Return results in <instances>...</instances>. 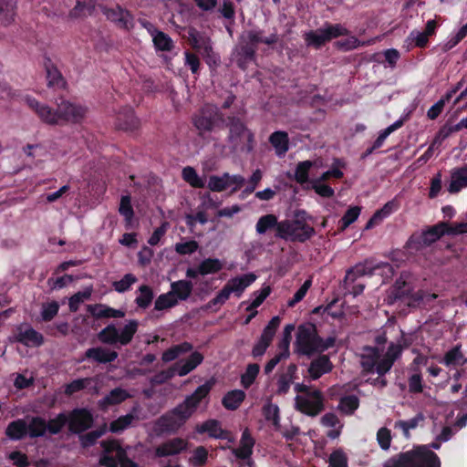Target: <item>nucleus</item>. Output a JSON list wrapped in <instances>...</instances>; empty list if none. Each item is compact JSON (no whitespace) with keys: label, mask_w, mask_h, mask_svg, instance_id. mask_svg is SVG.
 Masks as SVG:
<instances>
[{"label":"nucleus","mask_w":467,"mask_h":467,"mask_svg":"<svg viewBox=\"0 0 467 467\" xmlns=\"http://www.w3.org/2000/svg\"><path fill=\"white\" fill-rule=\"evenodd\" d=\"M402 349L400 344L394 343L389 346L385 354H382V349L377 347H365L363 348L360 356V365L363 371L368 373L376 371L379 376L373 380L374 385H379L381 388L387 386V380L382 379L381 376L390 370L394 362L400 357Z\"/></svg>","instance_id":"f257e3e1"},{"label":"nucleus","mask_w":467,"mask_h":467,"mask_svg":"<svg viewBox=\"0 0 467 467\" xmlns=\"http://www.w3.org/2000/svg\"><path fill=\"white\" fill-rule=\"evenodd\" d=\"M24 100L42 121L51 125L57 124L60 120L77 123L81 121L87 113L85 107L67 100L61 101L56 110L30 96H25Z\"/></svg>","instance_id":"f03ea898"},{"label":"nucleus","mask_w":467,"mask_h":467,"mask_svg":"<svg viewBox=\"0 0 467 467\" xmlns=\"http://www.w3.org/2000/svg\"><path fill=\"white\" fill-rule=\"evenodd\" d=\"M212 387L213 383L210 381L199 386L183 402L162 415L158 420L160 429L165 431H176L181 428L196 410L201 400L209 394Z\"/></svg>","instance_id":"7ed1b4c3"},{"label":"nucleus","mask_w":467,"mask_h":467,"mask_svg":"<svg viewBox=\"0 0 467 467\" xmlns=\"http://www.w3.org/2000/svg\"><path fill=\"white\" fill-rule=\"evenodd\" d=\"M413 289L411 275L408 272H402L394 285L389 291L387 296L388 304L392 305L398 301H401L409 306H415L427 297L429 299L436 297L434 294L430 295L421 290L413 292Z\"/></svg>","instance_id":"20e7f679"},{"label":"nucleus","mask_w":467,"mask_h":467,"mask_svg":"<svg viewBox=\"0 0 467 467\" xmlns=\"http://www.w3.org/2000/svg\"><path fill=\"white\" fill-rule=\"evenodd\" d=\"M335 337H328L327 339H322L317 331L315 325L311 323L299 326L296 334V347L300 354L306 356H312L316 353H321L335 344Z\"/></svg>","instance_id":"39448f33"},{"label":"nucleus","mask_w":467,"mask_h":467,"mask_svg":"<svg viewBox=\"0 0 467 467\" xmlns=\"http://www.w3.org/2000/svg\"><path fill=\"white\" fill-rule=\"evenodd\" d=\"M384 467H441L439 457L425 446L389 459Z\"/></svg>","instance_id":"423d86ee"},{"label":"nucleus","mask_w":467,"mask_h":467,"mask_svg":"<svg viewBox=\"0 0 467 467\" xmlns=\"http://www.w3.org/2000/svg\"><path fill=\"white\" fill-rule=\"evenodd\" d=\"M305 215L306 213L300 211L296 213L295 220L281 221V225H279L278 229V238L293 242H305L308 240L315 234V230L304 221Z\"/></svg>","instance_id":"0eeeda50"},{"label":"nucleus","mask_w":467,"mask_h":467,"mask_svg":"<svg viewBox=\"0 0 467 467\" xmlns=\"http://www.w3.org/2000/svg\"><path fill=\"white\" fill-rule=\"evenodd\" d=\"M102 451L99 455V464L104 467H140L135 462L127 456L126 451L116 440L102 441Z\"/></svg>","instance_id":"6e6552de"},{"label":"nucleus","mask_w":467,"mask_h":467,"mask_svg":"<svg viewBox=\"0 0 467 467\" xmlns=\"http://www.w3.org/2000/svg\"><path fill=\"white\" fill-rule=\"evenodd\" d=\"M139 323L131 319L119 331L115 325L110 324L100 330L98 334V339L107 345L126 346L131 342L135 333L138 330Z\"/></svg>","instance_id":"1a4fd4ad"},{"label":"nucleus","mask_w":467,"mask_h":467,"mask_svg":"<svg viewBox=\"0 0 467 467\" xmlns=\"http://www.w3.org/2000/svg\"><path fill=\"white\" fill-rule=\"evenodd\" d=\"M228 141L234 150L250 152L254 148V134L244 123L236 117H228Z\"/></svg>","instance_id":"9d476101"},{"label":"nucleus","mask_w":467,"mask_h":467,"mask_svg":"<svg viewBox=\"0 0 467 467\" xmlns=\"http://www.w3.org/2000/svg\"><path fill=\"white\" fill-rule=\"evenodd\" d=\"M255 279L256 275L253 273L230 279L219 294L207 304L206 308H213V306L223 305L232 293L240 296L244 289L254 282Z\"/></svg>","instance_id":"9b49d317"},{"label":"nucleus","mask_w":467,"mask_h":467,"mask_svg":"<svg viewBox=\"0 0 467 467\" xmlns=\"http://www.w3.org/2000/svg\"><path fill=\"white\" fill-rule=\"evenodd\" d=\"M347 33L348 30L340 24L332 25L327 23L323 27L305 33L304 38L307 46L319 48L326 42L337 36H345Z\"/></svg>","instance_id":"f8f14e48"},{"label":"nucleus","mask_w":467,"mask_h":467,"mask_svg":"<svg viewBox=\"0 0 467 467\" xmlns=\"http://www.w3.org/2000/svg\"><path fill=\"white\" fill-rule=\"evenodd\" d=\"M445 234H448L447 223L441 222L428 228L426 231L412 234L409 240V245L411 248L420 250L431 245Z\"/></svg>","instance_id":"ddd939ff"},{"label":"nucleus","mask_w":467,"mask_h":467,"mask_svg":"<svg viewBox=\"0 0 467 467\" xmlns=\"http://www.w3.org/2000/svg\"><path fill=\"white\" fill-rule=\"evenodd\" d=\"M296 409L308 416H317L324 410L322 393L315 389L306 396L297 395L295 399Z\"/></svg>","instance_id":"4468645a"},{"label":"nucleus","mask_w":467,"mask_h":467,"mask_svg":"<svg viewBox=\"0 0 467 467\" xmlns=\"http://www.w3.org/2000/svg\"><path fill=\"white\" fill-rule=\"evenodd\" d=\"M187 40L192 48L201 53L207 59L208 63L215 62L216 57L213 51L211 39L201 34L193 27L187 30Z\"/></svg>","instance_id":"2eb2a0df"},{"label":"nucleus","mask_w":467,"mask_h":467,"mask_svg":"<svg viewBox=\"0 0 467 467\" xmlns=\"http://www.w3.org/2000/svg\"><path fill=\"white\" fill-rule=\"evenodd\" d=\"M68 429L73 433H82L93 423L92 414L86 409H76L67 416Z\"/></svg>","instance_id":"dca6fc26"},{"label":"nucleus","mask_w":467,"mask_h":467,"mask_svg":"<svg viewBox=\"0 0 467 467\" xmlns=\"http://www.w3.org/2000/svg\"><path fill=\"white\" fill-rule=\"evenodd\" d=\"M221 119V114L214 106H206L202 109L200 115L194 119V126L200 133L211 131L215 124Z\"/></svg>","instance_id":"f3484780"},{"label":"nucleus","mask_w":467,"mask_h":467,"mask_svg":"<svg viewBox=\"0 0 467 467\" xmlns=\"http://www.w3.org/2000/svg\"><path fill=\"white\" fill-rule=\"evenodd\" d=\"M14 339L26 347H39L44 341L43 336L28 325L18 326Z\"/></svg>","instance_id":"a211bd4d"},{"label":"nucleus","mask_w":467,"mask_h":467,"mask_svg":"<svg viewBox=\"0 0 467 467\" xmlns=\"http://www.w3.org/2000/svg\"><path fill=\"white\" fill-rule=\"evenodd\" d=\"M102 12L108 19L116 23L121 28L130 30L134 26L133 17L130 13L119 5L116 8L104 6L102 7Z\"/></svg>","instance_id":"6ab92c4d"},{"label":"nucleus","mask_w":467,"mask_h":467,"mask_svg":"<svg viewBox=\"0 0 467 467\" xmlns=\"http://www.w3.org/2000/svg\"><path fill=\"white\" fill-rule=\"evenodd\" d=\"M375 264L370 260H366L363 264H358L347 271L344 278L346 285L353 284L358 277L364 275H375Z\"/></svg>","instance_id":"aec40b11"},{"label":"nucleus","mask_w":467,"mask_h":467,"mask_svg":"<svg viewBox=\"0 0 467 467\" xmlns=\"http://www.w3.org/2000/svg\"><path fill=\"white\" fill-rule=\"evenodd\" d=\"M333 365L327 355H322L313 359L308 367L307 372L311 379L316 380L322 375L332 370Z\"/></svg>","instance_id":"412c9836"},{"label":"nucleus","mask_w":467,"mask_h":467,"mask_svg":"<svg viewBox=\"0 0 467 467\" xmlns=\"http://www.w3.org/2000/svg\"><path fill=\"white\" fill-rule=\"evenodd\" d=\"M118 356L115 350H110L103 347L90 348L85 352V358L101 364L110 363L114 361Z\"/></svg>","instance_id":"4be33fe9"},{"label":"nucleus","mask_w":467,"mask_h":467,"mask_svg":"<svg viewBox=\"0 0 467 467\" xmlns=\"http://www.w3.org/2000/svg\"><path fill=\"white\" fill-rule=\"evenodd\" d=\"M186 447V441L181 438H174L158 446L155 453L158 457L176 455L184 451Z\"/></svg>","instance_id":"5701e85b"},{"label":"nucleus","mask_w":467,"mask_h":467,"mask_svg":"<svg viewBox=\"0 0 467 467\" xmlns=\"http://www.w3.org/2000/svg\"><path fill=\"white\" fill-rule=\"evenodd\" d=\"M254 443L255 441L251 436L249 430L245 429L242 433L239 447L234 448L232 452L238 459H248L253 454Z\"/></svg>","instance_id":"b1692460"},{"label":"nucleus","mask_w":467,"mask_h":467,"mask_svg":"<svg viewBox=\"0 0 467 467\" xmlns=\"http://www.w3.org/2000/svg\"><path fill=\"white\" fill-rule=\"evenodd\" d=\"M203 360V356L195 351L192 353V355L187 359H182L176 363L174 366L176 367L177 375L180 377L186 376L194 368H196Z\"/></svg>","instance_id":"393cba45"},{"label":"nucleus","mask_w":467,"mask_h":467,"mask_svg":"<svg viewBox=\"0 0 467 467\" xmlns=\"http://www.w3.org/2000/svg\"><path fill=\"white\" fill-rule=\"evenodd\" d=\"M297 371V367L296 364H290L286 370L281 373L277 379V389L276 394L285 395L289 391L291 384L294 382L296 378V374Z\"/></svg>","instance_id":"a878e982"},{"label":"nucleus","mask_w":467,"mask_h":467,"mask_svg":"<svg viewBox=\"0 0 467 467\" xmlns=\"http://www.w3.org/2000/svg\"><path fill=\"white\" fill-rule=\"evenodd\" d=\"M88 311L96 318H120L125 316L124 311L102 304L88 305Z\"/></svg>","instance_id":"bb28decb"},{"label":"nucleus","mask_w":467,"mask_h":467,"mask_svg":"<svg viewBox=\"0 0 467 467\" xmlns=\"http://www.w3.org/2000/svg\"><path fill=\"white\" fill-rule=\"evenodd\" d=\"M279 225H281V222H278L275 214H265L258 219L255 224V231L258 234L262 235L268 231L275 230V237L278 238Z\"/></svg>","instance_id":"cd10ccee"},{"label":"nucleus","mask_w":467,"mask_h":467,"mask_svg":"<svg viewBox=\"0 0 467 467\" xmlns=\"http://www.w3.org/2000/svg\"><path fill=\"white\" fill-rule=\"evenodd\" d=\"M467 187V164L462 168L452 171L451 175V183L449 185V192L456 193L462 189Z\"/></svg>","instance_id":"c85d7f7f"},{"label":"nucleus","mask_w":467,"mask_h":467,"mask_svg":"<svg viewBox=\"0 0 467 467\" xmlns=\"http://www.w3.org/2000/svg\"><path fill=\"white\" fill-rule=\"evenodd\" d=\"M140 121L134 116L131 109H125L117 118V126L120 130H134L139 127Z\"/></svg>","instance_id":"c756f323"},{"label":"nucleus","mask_w":467,"mask_h":467,"mask_svg":"<svg viewBox=\"0 0 467 467\" xmlns=\"http://www.w3.org/2000/svg\"><path fill=\"white\" fill-rule=\"evenodd\" d=\"M95 383L96 379L94 378H84L75 379L66 386L65 392L67 395H72L75 392H78L84 389H88L90 390L98 392V388Z\"/></svg>","instance_id":"7c9ffc66"},{"label":"nucleus","mask_w":467,"mask_h":467,"mask_svg":"<svg viewBox=\"0 0 467 467\" xmlns=\"http://www.w3.org/2000/svg\"><path fill=\"white\" fill-rule=\"evenodd\" d=\"M277 156H284L288 150V135L285 131H275L269 138Z\"/></svg>","instance_id":"2f4dec72"},{"label":"nucleus","mask_w":467,"mask_h":467,"mask_svg":"<svg viewBox=\"0 0 467 467\" xmlns=\"http://www.w3.org/2000/svg\"><path fill=\"white\" fill-rule=\"evenodd\" d=\"M425 420L422 413H418L415 417L407 420H397L394 423V429H399L402 431L406 439L410 437V431L416 429L421 425Z\"/></svg>","instance_id":"473e14b6"},{"label":"nucleus","mask_w":467,"mask_h":467,"mask_svg":"<svg viewBox=\"0 0 467 467\" xmlns=\"http://www.w3.org/2000/svg\"><path fill=\"white\" fill-rule=\"evenodd\" d=\"M171 291L172 296L178 300H186L192 291V284L190 281L180 280L171 283Z\"/></svg>","instance_id":"72a5a7b5"},{"label":"nucleus","mask_w":467,"mask_h":467,"mask_svg":"<svg viewBox=\"0 0 467 467\" xmlns=\"http://www.w3.org/2000/svg\"><path fill=\"white\" fill-rule=\"evenodd\" d=\"M192 349V344L188 342H183L182 344H178L172 346L162 353L161 359L163 362L168 363L175 360L181 355L185 354Z\"/></svg>","instance_id":"f704fd0d"},{"label":"nucleus","mask_w":467,"mask_h":467,"mask_svg":"<svg viewBox=\"0 0 467 467\" xmlns=\"http://www.w3.org/2000/svg\"><path fill=\"white\" fill-rule=\"evenodd\" d=\"M27 432V423L25 420L19 419L8 424L5 430V434L11 440H20Z\"/></svg>","instance_id":"c9c22d12"},{"label":"nucleus","mask_w":467,"mask_h":467,"mask_svg":"<svg viewBox=\"0 0 467 467\" xmlns=\"http://www.w3.org/2000/svg\"><path fill=\"white\" fill-rule=\"evenodd\" d=\"M246 41L256 48V46L260 43L266 45H273L277 42V36L271 34L268 36H263L262 31L250 30L245 35Z\"/></svg>","instance_id":"e433bc0d"},{"label":"nucleus","mask_w":467,"mask_h":467,"mask_svg":"<svg viewBox=\"0 0 467 467\" xmlns=\"http://www.w3.org/2000/svg\"><path fill=\"white\" fill-rule=\"evenodd\" d=\"M15 2L14 0H0V24L3 26L9 25L15 17Z\"/></svg>","instance_id":"4c0bfd02"},{"label":"nucleus","mask_w":467,"mask_h":467,"mask_svg":"<svg viewBox=\"0 0 467 467\" xmlns=\"http://www.w3.org/2000/svg\"><path fill=\"white\" fill-rule=\"evenodd\" d=\"M245 398V393L241 389L229 391L223 399V405L228 410H236Z\"/></svg>","instance_id":"58836bf2"},{"label":"nucleus","mask_w":467,"mask_h":467,"mask_svg":"<svg viewBox=\"0 0 467 467\" xmlns=\"http://www.w3.org/2000/svg\"><path fill=\"white\" fill-rule=\"evenodd\" d=\"M153 37V43L157 49L161 51H171L173 47V42L171 38L161 31L154 29L151 32Z\"/></svg>","instance_id":"ea45409f"},{"label":"nucleus","mask_w":467,"mask_h":467,"mask_svg":"<svg viewBox=\"0 0 467 467\" xmlns=\"http://www.w3.org/2000/svg\"><path fill=\"white\" fill-rule=\"evenodd\" d=\"M130 395L121 388L112 389L103 400L102 404L106 406L119 404L129 399Z\"/></svg>","instance_id":"a19ab883"},{"label":"nucleus","mask_w":467,"mask_h":467,"mask_svg":"<svg viewBox=\"0 0 467 467\" xmlns=\"http://www.w3.org/2000/svg\"><path fill=\"white\" fill-rule=\"evenodd\" d=\"M49 87H63L64 79L59 70L48 61L45 65Z\"/></svg>","instance_id":"79ce46f5"},{"label":"nucleus","mask_w":467,"mask_h":467,"mask_svg":"<svg viewBox=\"0 0 467 467\" xmlns=\"http://www.w3.org/2000/svg\"><path fill=\"white\" fill-rule=\"evenodd\" d=\"M27 431L32 438L43 436L47 431V421L40 417H34L27 424Z\"/></svg>","instance_id":"37998d69"},{"label":"nucleus","mask_w":467,"mask_h":467,"mask_svg":"<svg viewBox=\"0 0 467 467\" xmlns=\"http://www.w3.org/2000/svg\"><path fill=\"white\" fill-rule=\"evenodd\" d=\"M198 432H208L211 437L223 438V430L220 422L216 420H209L203 422L198 429Z\"/></svg>","instance_id":"c03bdc74"},{"label":"nucleus","mask_w":467,"mask_h":467,"mask_svg":"<svg viewBox=\"0 0 467 467\" xmlns=\"http://www.w3.org/2000/svg\"><path fill=\"white\" fill-rule=\"evenodd\" d=\"M106 431L107 427L106 425H104L95 431L79 435V441L81 445L85 448L94 445L97 440L103 436L106 433Z\"/></svg>","instance_id":"a18cd8bd"},{"label":"nucleus","mask_w":467,"mask_h":467,"mask_svg":"<svg viewBox=\"0 0 467 467\" xmlns=\"http://www.w3.org/2000/svg\"><path fill=\"white\" fill-rule=\"evenodd\" d=\"M182 175L183 180L192 187L203 188L205 185L203 180L197 174L196 171L191 166L183 168Z\"/></svg>","instance_id":"49530a36"},{"label":"nucleus","mask_w":467,"mask_h":467,"mask_svg":"<svg viewBox=\"0 0 467 467\" xmlns=\"http://www.w3.org/2000/svg\"><path fill=\"white\" fill-rule=\"evenodd\" d=\"M280 317H274L268 323V325L264 328L263 333L259 339L265 342L270 346L273 337L276 332L277 327L280 325Z\"/></svg>","instance_id":"de8ad7c7"},{"label":"nucleus","mask_w":467,"mask_h":467,"mask_svg":"<svg viewBox=\"0 0 467 467\" xmlns=\"http://www.w3.org/2000/svg\"><path fill=\"white\" fill-rule=\"evenodd\" d=\"M227 178L228 172H224L221 176L212 175L209 178L207 187L213 192H223L228 188Z\"/></svg>","instance_id":"09e8293b"},{"label":"nucleus","mask_w":467,"mask_h":467,"mask_svg":"<svg viewBox=\"0 0 467 467\" xmlns=\"http://www.w3.org/2000/svg\"><path fill=\"white\" fill-rule=\"evenodd\" d=\"M175 375H177V370L173 364L167 369L156 373L150 378V382L151 385H161L171 379Z\"/></svg>","instance_id":"8fccbe9b"},{"label":"nucleus","mask_w":467,"mask_h":467,"mask_svg":"<svg viewBox=\"0 0 467 467\" xmlns=\"http://www.w3.org/2000/svg\"><path fill=\"white\" fill-rule=\"evenodd\" d=\"M91 294H92V288L88 287L84 291H79V292L76 293L75 295H73L69 298V303H68L70 311L71 312L78 311L79 305L81 303H83L84 301L89 299L91 296Z\"/></svg>","instance_id":"3c124183"},{"label":"nucleus","mask_w":467,"mask_h":467,"mask_svg":"<svg viewBox=\"0 0 467 467\" xmlns=\"http://www.w3.org/2000/svg\"><path fill=\"white\" fill-rule=\"evenodd\" d=\"M359 400L355 395L341 398L338 409L345 414H352L358 407Z\"/></svg>","instance_id":"603ef678"},{"label":"nucleus","mask_w":467,"mask_h":467,"mask_svg":"<svg viewBox=\"0 0 467 467\" xmlns=\"http://www.w3.org/2000/svg\"><path fill=\"white\" fill-rule=\"evenodd\" d=\"M393 202H389L383 206L382 209L377 211L367 223L366 229L372 228L374 225L381 222L384 217L389 215L393 210Z\"/></svg>","instance_id":"864d4df0"},{"label":"nucleus","mask_w":467,"mask_h":467,"mask_svg":"<svg viewBox=\"0 0 467 467\" xmlns=\"http://www.w3.org/2000/svg\"><path fill=\"white\" fill-rule=\"evenodd\" d=\"M140 295L136 297V304L142 308L148 307L152 299H153V292L152 289L146 285H142L139 288Z\"/></svg>","instance_id":"5fc2aeb1"},{"label":"nucleus","mask_w":467,"mask_h":467,"mask_svg":"<svg viewBox=\"0 0 467 467\" xmlns=\"http://www.w3.org/2000/svg\"><path fill=\"white\" fill-rule=\"evenodd\" d=\"M313 164L314 163L311 161H304L298 162V164L296 165V171H295V180L298 183L302 184V183H305L307 182L308 171L311 169V167L313 166Z\"/></svg>","instance_id":"6e6d98bb"},{"label":"nucleus","mask_w":467,"mask_h":467,"mask_svg":"<svg viewBox=\"0 0 467 467\" xmlns=\"http://www.w3.org/2000/svg\"><path fill=\"white\" fill-rule=\"evenodd\" d=\"M259 370L260 367L258 364L253 363L247 366L245 372L241 376L242 385L245 389L249 388L254 383Z\"/></svg>","instance_id":"4d7b16f0"},{"label":"nucleus","mask_w":467,"mask_h":467,"mask_svg":"<svg viewBox=\"0 0 467 467\" xmlns=\"http://www.w3.org/2000/svg\"><path fill=\"white\" fill-rule=\"evenodd\" d=\"M464 362L465 360H463V355L458 347L453 348L448 351L443 358V363L448 367L462 365Z\"/></svg>","instance_id":"13d9d810"},{"label":"nucleus","mask_w":467,"mask_h":467,"mask_svg":"<svg viewBox=\"0 0 467 467\" xmlns=\"http://www.w3.org/2000/svg\"><path fill=\"white\" fill-rule=\"evenodd\" d=\"M134 420L135 416L132 414L121 416L110 423L109 431L115 433L120 432L123 430L127 429L129 426H130Z\"/></svg>","instance_id":"bf43d9fd"},{"label":"nucleus","mask_w":467,"mask_h":467,"mask_svg":"<svg viewBox=\"0 0 467 467\" xmlns=\"http://www.w3.org/2000/svg\"><path fill=\"white\" fill-rule=\"evenodd\" d=\"M222 264L218 259L208 258L203 260L199 265L200 275H205L220 271Z\"/></svg>","instance_id":"052dcab7"},{"label":"nucleus","mask_w":467,"mask_h":467,"mask_svg":"<svg viewBox=\"0 0 467 467\" xmlns=\"http://www.w3.org/2000/svg\"><path fill=\"white\" fill-rule=\"evenodd\" d=\"M207 459V450L203 446H199L193 451L192 456L189 459V462L193 467H202L206 463Z\"/></svg>","instance_id":"680f3d73"},{"label":"nucleus","mask_w":467,"mask_h":467,"mask_svg":"<svg viewBox=\"0 0 467 467\" xmlns=\"http://www.w3.org/2000/svg\"><path fill=\"white\" fill-rule=\"evenodd\" d=\"M137 277L132 274H126L119 281L113 282L114 289L119 293L128 291L137 282Z\"/></svg>","instance_id":"e2e57ef3"},{"label":"nucleus","mask_w":467,"mask_h":467,"mask_svg":"<svg viewBox=\"0 0 467 467\" xmlns=\"http://www.w3.org/2000/svg\"><path fill=\"white\" fill-rule=\"evenodd\" d=\"M177 305V298L168 292L158 296L155 301V309L163 310Z\"/></svg>","instance_id":"0e129e2a"},{"label":"nucleus","mask_w":467,"mask_h":467,"mask_svg":"<svg viewBox=\"0 0 467 467\" xmlns=\"http://www.w3.org/2000/svg\"><path fill=\"white\" fill-rule=\"evenodd\" d=\"M119 212L125 218V221L127 223L131 222L134 215V212L131 206V200L129 195L121 197Z\"/></svg>","instance_id":"69168bd1"},{"label":"nucleus","mask_w":467,"mask_h":467,"mask_svg":"<svg viewBox=\"0 0 467 467\" xmlns=\"http://www.w3.org/2000/svg\"><path fill=\"white\" fill-rule=\"evenodd\" d=\"M67 422V416L64 413L58 414L55 419L47 423V431L52 434L58 433Z\"/></svg>","instance_id":"338daca9"},{"label":"nucleus","mask_w":467,"mask_h":467,"mask_svg":"<svg viewBox=\"0 0 467 467\" xmlns=\"http://www.w3.org/2000/svg\"><path fill=\"white\" fill-rule=\"evenodd\" d=\"M331 467H348V457L341 449L334 451L329 457Z\"/></svg>","instance_id":"774afa93"}]
</instances>
